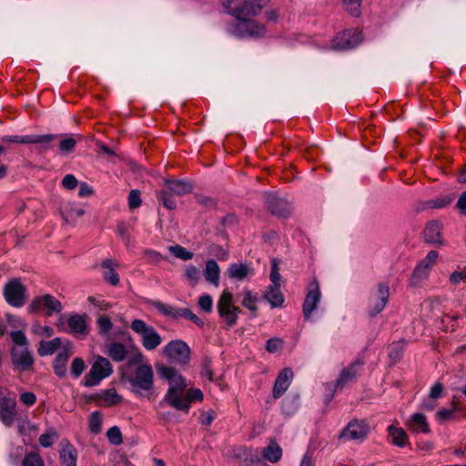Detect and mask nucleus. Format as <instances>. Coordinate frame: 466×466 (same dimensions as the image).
<instances>
[{"mask_svg": "<svg viewBox=\"0 0 466 466\" xmlns=\"http://www.w3.org/2000/svg\"><path fill=\"white\" fill-rule=\"evenodd\" d=\"M168 250L177 258L189 260L193 258V253L187 250L180 245L169 246Z\"/></svg>", "mask_w": 466, "mask_h": 466, "instance_id": "79ce46f5", "label": "nucleus"}, {"mask_svg": "<svg viewBox=\"0 0 466 466\" xmlns=\"http://www.w3.org/2000/svg\"><path fill=\"white\" fill-rule=\"evenodd\" d=\"M98 333L101 335L107 334L113 327V323L110 319L106 315H101L97 319Z\"/></svg>", "mask_w": 466, "mask_h": 466, "instance_id": "a18cd8bd", "label": "nucleus"}, {"mask_svg": "<svg viewBox=\"0 0 466 466\" xmlns=\"http://www.w3.org/2000/svg\"><path fill=\"white\" fill-rule=\"evenodd\" d=\"M102 418L99 412L94 411L89 418V429L93 433H99L101 431Z\"/></svg>", "mask_w": 466, "mask_h": 466, "instance_id": "de8ad7c7", "label": "nucleus"}, {"mask_svg": "<svg viewBox=\"0 0 466 466\" xmlns=\"http://www.w3.org/2000/svg\"><path fill=\"white\" fill-rule=\"evenodd\" d=\"M102 267L106 269L104 272V279L106 282L111 284L112 286H116L119 282L118 274L113 268V262L110 259H105L102 262Z\"/></svg>", "mask_w": 466, "mask_h": 466, "instance_id": "e433bc0d", "label": "nucleus"}, {"mask_svg": "<svg viewBox=\"0 0 466 466\" xmlns=\"http://www.w3.org/2000/svg\"><path fill=\"white\" fill-rule=\"evenodd\" d=\"M77 184L78 182L76 177L71 174L66 175L62 180L63 187L70 190L76 188Z\"/></svg>", "mask_w": 466, "mask_h": 466, "instance_id": "69168bd1", "label": "nucleus"}, {"mask_svg": "<svg viewBox=\"0 0 466 466\" xmlns=\"http://www.w3.org/2000/svg\"><path fill=\"white\" fill-rule=\"evenodd\" d=\"M22 466H45V464L37 453L30 452L25 455Z\"/></svg>", "mask_w": 466, "mask_h": 466, "instance_id": "09e8293b", "label": "nucleus"}, {"mask_svg": "<svg viewBox=\"0 0 466 466\" xmlns=\"http://www.w3.org/2000/svg\"><path fill=\"white\" fill-rule=\"evenodd\" d=\"M153 378L154 372L150 365L137 367L133 377L128 380L133 392L137 395H142L144 392L150 391L154 385Z\"/></svg>", "mask_w": 466, "mask_h": 466, "instance_id": "0eeeda50", "label": "nucleus"}, {"mask_svg": "<svg viewBox=\"0 0 466 466\" xmlns=\"http://www.w3.org/2000/svg\"><path fill=\"white\" fill-rule=\"evenodd\" d=\"M408 425L411 431L417 433H428L430 431L426 417L421 413L413 414Z\"/></svg>", "mask_w": 466, "mask_h": 466, "instance_id": "c756f323", "label": "nucleus"}, {"mask_svg": "<svg viewBox=\"0 0 466 466\" xmlns=\"http://www.w3.org/2000/svg\"><path fill=\"white\" fill-rule=\"evenodd\" d=\"M362 366V362L359 360H356L352 363H350L348 367L344 368L337 380V386L339 389L344 388L349 383L355 380L360 367Z\"/></svg>", "mask_w": 466, "mask_h": 466, "instance_id": "aec40b11", "label": "nucleus"}, {"mask_svg": "<svg viewBox=\"0 0 466 466\" xmlns=\"http://www.w3.org/2000/svg\"><path fill=\"white\" fill-rule=\"evenodd\" d=\"M15 415V400L3 399L0 400V420L6 425L11 426Z\"/></svg>", "mask_w": 466, "mask_h": 466, "instance_id": "b1692460", "label": "nucleus"}, {"mask_svg": "<svg viewBox=\"0 0 466 466\" xmlns=\"http://www.w3.org/2000/svg\"><path fill=\"white\" fill-rule=\"evenodd\" d=\"M185 275L193 284H197L200 279V270L194 265H188L186 268Z\"/></svg>", "mask_w": 466, "mask_h": 466, "instance_id": "603ef678", "label": "nucleus"}, {"mask_svg": "<svg viewBox=\"0 0 466 466\" xmlns=\"http://www.w3.org/2000/svg\"><path fill=\"white\" fill-rule=\"evenodd\" d=\"M106 354L116 362H121L127 356V350L120 342H111L106 345Z\"/></svg>", "mask_w": 466, "mask_h": 466, "instance_id": "bb28decb", "label": "nucleus"}, {"mask_svg": "<svg viewBox=\"0 0 466 466\" xmlns=\"http://www.w3.org/2000/svg\"><path fill=\"white\" fill-rule=\"evenodd\" d=\"M362 40V33L358 28L345 29L333 37L329 46H323L319 48L335 51L350 50L357 47Z\"/></svg>", "mask_w": 466, "mask_h": 466, "instance_id": "7ed1b4c3", "label": "nucleus"}, {"mask_svg": "<svg viewBox=\"0 0 466 466\" xmlns=\"http://www.w3.org/2000/svg\"><path fill=\"white\" fill-rule=\"evenodd\" d=\"M27 289L19 279H14L4 287V297L6 302L15 308H21L26 300Z\"/></svg>", "mask_w": 466, "mask_h": 466, "instance_id": "9d476101", "label": "nucleus"}, {"mask_svg": "<svg viewBox=\"0 0 466 466\" xmlns=\"http://www.w3.org/2000/svg\"><path fill=\"white\" fill-rule=\"evenodd\" d=\"M76 145V139H74L73 137H67V138L61 140V142L59 144V149L61 152L68 154V153H71L75 149Z\"/></svg>", "mask_w": 466, "mask_h": 466, "instance_id": "6e6d98bb", "label": "nucleus"}, {"mask_svg": "<svg viewBox=\"0 0 466 466\" xmlns=\"http://www.w3.org/2000/svg\"><path fill=\"white\" fill-rule=\"evenodd\" d=\"M10 337L14 343L11 349V360L16 370H28L34 364V357L28 349V340L21 330L12 331Z\"/></svg>", "mask_w": 466, "mask_h": 466, "instance_id": "f257e3e1", "label": "nucleus"}, {"mask_svg": "<svg viewBox=\"0 0 466 466\" xmlns=\"http://www.w3.org/2000/svg\"><path fill=\"white\" fill-rule=\"evenodd\" d=\"M199 308L203 309L205 312H211L213 309V299L210 295H203L199 297L198 302Z\"/></svg>", "mask_w": 466, "mask_h": 466, "instance_id": "864d4df0", "label": "nucleus"}, {"mask_svg": "<svg viewBox=\"0 0 466 466\" xmlns=\"http://www.w3.org/2000/svg\"><path fill=\"white\" fill-rule=\"evenodd\" d=\"M245 466H264V458L257 450H248Z\"/></svg>", "mask_w": 466, "mask_h": 466, "instance_id": "a19ab883", "label": "nucleus"}, {"mask_svg": "<svg viewBox=\"0 0 466 466\" xmlns=\"http://www.w3.org/2000/svg\"><path fill=\"white\" fill-rule=\"evenodd\" d=\"M186 398L188 400V405L191 406V403L195 400L201 401L203 400V393L199 389H189L186 393Z\"/></svg>", "mask_w": 466, "mask_h": 466, "instance_id": "bf43d9fd", "label": "nucleus"}, {"mask_svg": "<svg viewBox=\"0 0 466 466\" xmlns=\"http://www.w3.org/2000/svg\"><path fill=\"white\" fill-rule=\"evenodd\" d=\"M158 372L163 379L168 381V390H173V391L185 390L187 387L186 380L175 368L163 366L158 369Z\"/></svg>", "mask_w": 466, "mask_h": 466, "instance_id": "f3484780", "label": "nucleus"}, {"mask_svg": "<svg viewBox=\"0 0 466 466\" xmlns=\"http://www.w3.org/2000/svg\"><path fill=\"white\" fill-rule=\"evenodd\" d=\"M101 398L106 406H113L122 400V397L117 394L115 389H108L101 393Z\"/></svg>", "mask_w": 466, "mask_h": 466, "instance_id": "ea45409f", "label": "nucleus"}, {"mask_svg": "<svg viewBox=\"0 0 466 466\" xmlns=\"http://www.w3.org/2000/svg\"><path fill=\"white\" fill-rule=\"evenodd\" d=\"M248 450L249 449L243 447L235 449L232 451V457L238 459L242 463V465L245 466L248 455Z\"/></svg>", "mask_w": 466, "mask_h": 466, "instance_id": "052dcab7", "label": "nucleus"}, {"mask_svg": "<svg viewBox=\"0 0 466 466\" xmlns=\"http://www.w3.org/2000/svg\"><path fill=\"white\" fill-rule=\"evenodd\" d=\"M166 406L175 408L176 410L183 411L184 413H187L190 408L185 392L173 391V390H167L163 400H161L157 405L159 409H162Z\"/></svg>", "mask_w": 466, "mask_h": 466, "instance_id": "2eb2a0df", "label": "nucleus"}, {"mask_svg": "<svg viewBox=\"0 0 466 466\" xmlns=\"http://www.w3.org/2000/svg\"><path fill=\"white\" fill-rule=\"evenodd\" d=\"M113 373V366L110 361L102 356L95 357L91 369L85 376L83 384L86 387H94L98 385L103 380L108 378Z\"/></svg>", "mask_w": 466, "mask_h": 466, "instance_id": "20e7f679", "label": "nucleus"}, {"mask_svg": "<svg viewBox=\"0 0 466 466\" xmlns=\"http://www.w3.org/2000/svg\"><path fill=\"white\" fill-rule=\"evenodd\" d=\"M191 350L188 345L180 339L172 340L163 349V355L171 362L187 365L190 360Z\"/></svg>", "mask_w": 466, "mask_h": 466, "instance_id": "1a4fd4ad", "label": "nucleus"}, {"mask_svg": "<svg viewBox=\"0 0 466 466\" xmlns=\"http://www.w3.org/2000/svg\"><path fill=\"white\" fill-rule=\"evenodd\" d=\"M390 299V287L387 283L380 282L376 289L371 291L369 298L368 314L374 318L386 307Z\"/></svg>", "mask_w": 466, "mask_h": 466, "instance_id": "6e6552de", "label": "nucleus"}, {"mask_svg": "<svg viewBox=\"0 0 466 466\" xmlns=\"http://www.w3.org/2000/svg\"><path fill=\"white\" fill-rule=\"evenodd\" d=\"M218 313L228 328L235 326L238 322L241 309L233 305V295L228 289L223 290L217 303Z\"/></svg>", "mask_w": 466, "mask_h": 466, "instance_id": "39448f33", "label": "nucleus"}, {"mask_svg": "<svg viewBox=\"0 0 466 466\" xmlns=\"http://www.w3.org/2000/svg\"><path fill=\"white\" fill-rule=\"evenodd\" d=\"M163 187L178 197L187 195L193 189L192 185L187 181L170 179H165Z\"/></svg>", "mask_w": 466, "mask_h": 466, "instance_id": "5701e85b", "label": "nucleus"}, {"mask_svg": "<svg viewBox=\"0 0 466 466\" xmlns=\"http://www.w3.org/2000/svg\"><path fill=\"white\" fill-rule=\"evenodd\" d=\"M452 198L449 195L436 198L434 199H428L417 204L416 209L418 211L431 209V208H443L450 205Z\"/></svg>", "mask_w": 466, "mask_h": 466, "instance_id": "a878e982", "label": "nucleus"}, {"mask_svg": "<svg viewBox=\"0 0 466 466\" xmlns=\"http://www.w3.org/2000/svg\"><path fill=\"white\" fill-rule=\"evenodd\" d=\"M390 436L391 437L394 445L403 447L407 441V434L401 428L390 426L388 428Z\"/></svg>", "mask_w": 466, "mask_h": 466, "instance_id": "58836bf2", "label": "nucleus"}, {"mask_svg": "<svg viewBox=\"0 0 466 466\" xmlns=\"http://www.w3.org/2000/svg\"><path fill=\"white\" fill-rule=\"evenodd\" d=\"M248 16L235 17V21L226 25V31L239 38H259L267 35L266 26Z\"/></svg>", "mask_w": 466, "mask_h": 466, "instance_id": "f03ea898", "label": "nucleus"}, {"mask_svg": "<svg viewBox=\"0 0 466 466\" xmlns=\"http://www.w3.org/2000/svg\"><path fill=\"white\" fill-rule=\"evenodd\" d=\"M370 432V426L364 420H352L339 434L344 441H363Z\"/></svg>", "mask_w": 466, "mask_h": 466, "instance_id": "f8f14e48", "label": "nucleus"}, {"mask_svg": "<svg viewBox=\"0 0 466 466\" xmlns=\"http://www.w3.org/2000/svg\"><path fill=\"white\" fill-rule=\"evenodd\" d=\"M339 388L337 386V382H328L324 384V390H325V402L329 403L331 401L335 395L336 389Z\"/></svg>", "mask_w": 466, "mask_h": 466, "instance_id": "0e129e2a", "label": "nucleus"}, {"mask_svg": "<svg viewBox=\"0 0 466 466\" xmlns=\"http://www.w3.org/2000/svg\"><path fill=\"white\" fill-rule=\"evenodd\" d=\"M243 299H242V306L247 308L248 309L251 311H257L258 308L256 306V303L258 301V298L256 296H253L250 290H244L243 291Z\"/></svg>", "mask_w": 466, "mask_h": 466, "instance_id": "37998d69", "label": "nucleus"}, {"mask_svg": "<svg viewBox=\"0 0 466 466\" xmlns=\"http://www.w3.org/2000/svg\"><path fill=\"white\" fill-rule=\"evenodd\" d=\"M56 137V135H25V136H4L3 142L15 144H39L43 151L50 148L51 142Z\"/></svg>", "mask_w": 466, "mask_h": 466, "instance_id": "9b49d317", "label": "nucleus"}, {"mask_svg": "<svg viewBox=\"0 0 466 466\" xmlns=\"http://www.w3.org/2000/svg\"><path fill=\"white\" fill-rule=\"evenodd\" d=\"M106 437L113 445H120L123 442L122 433L117 426H113L106 431Z\"/></svg>", "mask_w": 466, "mask_h": 466, "instance_id": "49530a36", "label": "nucleus"}, {"mask_svg": "<svg viewBox=\"0 0 466 466\" xmlns=\"http://www.w3.org/2000/svg\"><path fill=\"white\" fill-rule=\"evenodd\" d=\"M442 224L437 220L430 221L424 230V240L430 244H443Z\"/></svg>", "mask_w": 466, "mask_h": 466, "instance_id": "4be33fe9", "label": "nucleus"}, {"mask_svg": "<svg viewBox=\"0 0 466 466\" xmlns=\"http://www.w3.org/2000/svg\"><path fill=\"white\" fill-rule=\"evenodd\" d=\"M60 461L62 466H76V451L75 448L68 445L60 451Z\"/></svg>", "mask_w": 466, "mask_h": 466, "instance_id": "f704fd0d", "label": "nucleus"}, {"mask_svg": "<svg viewBox=\"0 0 466 466\" xmlns=\"http://www.w3.org/2000/svg\"><path fill=\"white\" fill-rule=\"evenodd\" d=\"M430 269H428L425 266H421L418 264L410 279V284L413 287L418 286L421 281L426 279L429 277Z\"/></svg>", "mask_w": 466, "mask_h": 466, "instance_id": "4c0bfd02", "label": "nucleus"}, {"mask_svg": "<svg viewBox=\"0 0 466 466\" xmlns=\"http://www.w3.org/2000/svg\"><path fill=\"white\" fill-rule=\"evenodd\" d=\"M293 379V371L290 368L282 370L278 375L273 387V397L279 399L289 389Z\"/></svg>", "mask_w": 466, "mask_h": 466, "instance_id": "6ab92c4d", "label": "nucleus"}, {"mask_svg": "<svg viewBox=\"0 0 466 466\" xmlns=\"http://www.w3.org/2000/svg\"><path fill=\"white\" fill-rule=\"evenodd\" d=\"M41 307L46 309V315L51 316L53 313H59L62 310L61 302L52 295H44L34 299L28 306L29 313H35Z\"/></svg>", "mask_w": 466, "mask_h": 466, "instance_id": "4468645a", "label": "nucleus"}, {"mask_svg": "<svg viewBox=\"0 0 466 466\" xmlns=\"http://www.w3.org/2000/svg\"><path fill=\"white\" fill-rule=\"evenodd\" d=\"M153 306L157 311H159L166 317H169L175 319L180 318L182 309L180 308H176L167 304H164L161 301H154Z\"/></svg>", "mask_w": 466, "mask_h": 466, "instance_id": "72a5a7b5", "label": "nucleus"}, {"mask_svg": "<svg viewBox=\"0 0 466 466\" xmlns=\"http://www.w3.org/2000/svg\"><path fill=\"white\" fill-rule=\"evenodd\" d=\"M456 208L461 214L466 215V190L460 195Z\"/></svg>", "mask_w": 466, "mask_h": 466, "instance_id": "774afa93", "label": "nucleus"}, {"mask_svg": "<svg viewBox=\"0 0 466 466\" xmlns=\"http://www.w3.org/2000/svg\"><path fill=\"white\" fill-rule=\"evenodd\" d=\"M174 194L170 193L165 187L157 192V198L162 205L167 209L173 210L177 208V202Z\"/></svg>", "mask_w": 466, "mask_h": 466, "instance_id": "c9c22d12", "label": "nucleus"}, {"mask_svg": "<svg viewBox=\"0 0 466 466\" xmlns=\"http://www.w3.org/2000/svg\"><path fill=\"white\" fill-rule=\"evenodd\" d=\"M403 351V343L401 342H394L390 345L389 350V358L396 362L400 360Z\"/></svg>", "mask_w": 466, "mask_h": 466, "instance_id": "8fccbe9b", "label": "nucleus"}, {"mask_svg": "<svg viewBox=\"0 0 466 466\" xmlns=\"http://www.w3.org/2000/svg\"><path fill=\"white\" fill-rule=\"evenodd\" d=\"M270 0H244L240 5H235L230 10V15L234 17L257 16Z\"/></svg>", "mask_w": 466, "mask_h": 466, "instance_id": "ddd939ff", "label": "nucleus"}, {"mask_svg": "<svg viewBox=\"0 0 466 466\" xmlns=\"http://www.w3.org/2000/svg\"><path fill=\"white\" fill-rule=\"evenodd\" d=\"M320 289L318 280H313L309 286V291L306 295L303 303V315L306 319H309L312 312L317 309L320 301Z\"/></svg>", "mask_w": 466, "mask_h": 466, "instance_id": "dca6fc26", "label": "nucleus"}, {"mask_svg": "<svg viewBox=\"0 0 466 466\" xmlns=\"http://www.w3.org/2000/svg\"><path fill=\"white\" fill-rule=\"evenodd\" d=\"M71 354H72V352L70 351V350L64 349L63 350L59 351L58 354L56 355V357L54 360L53 368H54L55 373L59 378H64L66 375V371H67L66 364H67V361H68Z\"/></svg>", "mask_w": 466, "mask_h": 466, "instance_id": "393cba45", "label": "nucleus"}, {"mask_svg": "<svg viewBox=\"0 0 466 466\" xmlns=\"http://www.w3.org/2000/svg\"><path fill=\"white\" fill-rule=\"evenodd\" d=\"M267 207L269 211L278 217L286 218L290 213L289 203L275 194H268L266 197Z\"/></svg>", "mask_w": 466, "mask_h": 466, "instance_id": "a211bd4d", "label": "nucleus"}, {"mask_svg": "<svg viewBox=\"0 0 466 466\" xmlns=\"http://www.w3.org/2000/svg\"><path fill=\"white\" fill-rule=\"evenodd\" d=\"M283 342L280 339L272 338L267 341L266 349L270 353H275L282 348Z\"/></svg>", "mask_w": 466, "mask_h": 466, "instance_id": "e2e57ef3", "label": "nucleus"}, {"mask_svg": "<svg viewBox=\"0 0 466 466\" xmlns=\"http://www.w3.org/2000/svg\"><path fill=\"white\" fill-rule=\"evenodd\" d=\"M219 274L220 268L214 259H209L206 263V268L204 270V276L207 281L213 284L215 287L219 285Z\"/></svg>", "mask_w": 466, "mask_h": 466, "instance_id": "cd10ccee", "label": "nucleus"}, {"mask_svg": "<svg viewBox=\"0 0 466 466\" xmlns=\"http://www.w3.org/2000/svg\"><path fill=\"white\" fill-rule=\"evenodd\" d=\"M251 272L252 269L248 265L242 263L230 264L228 269V277L238 280L244 279Z\"/></svg>", "mask_w": 466, "mask_h": 466, "instance_id": "2f4dec72", "label": "nucleus"}, {"mask_svg": "<svg viewBox=\"0 0 466 466\" xmlns=\"http://www.w3.org/2000/svg\"><path fill=\"white\" fill-rule=\"evenodd\" d=\"M141 205L140 191L133 189L128 195V206L131 209L137 208Z\"/></svg>", "mask_w": 466, "mask_h": 466, "instance_id": "4d7b16f0", "label": "nucleus"}, {"mask_svg": "<svg viewBox=\"0 0 466 466\" xmlns=\"http://www.w3.org/2000/svg\"><path fill=\"white\" fill-rule=\"evenodd\" d=\"M180 318H186V319L191 320L192 322H194L195 324H197L199 327H203L204 326L203 320L200 319L198 316H196L193 312H191V310L188 309H181Z\"/></svg>", "mask_w": 466, "mask_h": 466, "instance_id": "680f3d73", "label": "nucleus"}, {"mask_svg": "<svg viewBox=\"0 0 466 466\" xmlns=\"http://www.w3.org/2000/svg\"><path fill=\"white\" fill-rule=\"evenodd\" d=\"M86 364L81 358H75L71 363V373L75 378H78L85 370Z\"/></svg>", "mask_w": 466, "mask_h": 466, "instance_id": "3c124183", "label": "nucleus"}, {"mask_svg": "<svg viewBox=\"0 0 466 466\" xmlns=\"http://www.w3.org/2000/svg\"><path fill=\"white\" fill-rule=\"evenodd\" d=\"M58 436L56 431L43 433L39 437V443L45 447H50L55 440H57Z\"/></svg>", "mask_w": 466, "mask_h": 466, "instance_id": "5fc2aeb1", "label": "nucleus"}, {"mask_svg": "<svg viewBox=\"0 0 466 466\" xmlns=\"http://www.w3.org/2000/svg\"><path fill=\"white\" fill-rule=\"evenodd\" d=\"M362 0H343L347 12L352 16L358 17L360 15Z\"/></svg>", "mask_w": 466, "mask_h": 466, "instance_id": "c03bdc74", "label": "nucleus"}, {"mask_svg": "<svg viewBox=\"0 0 466 466\" xmlns=\"http://www.w3.org/2000/svg\"><path fill=\"white\" fill-rule=\"evenodd\" d=\"M438 258V252L435 250H431L428 252L427 256L420 261L419 264L421 266H425L428 269L431 270V267L435 264Z\"/></svg>", "mask_w": 466, "mask_h": 466, "instance_id": "13d9d810", "label": "nucleus"}, {"mask_svg": "<svg viewBox=\"0 0 466 466\" xmlns=\"http://www.w3.org/2000/svg\"><path fill=\"white\" fill-rule=\"evenodd\" d=\"M68 332L77 338H83L87 335L86 317L78 314L71 315L67 321Z\"/></svg>", "mask_w": 466, "mask_h": 466, "instance_id": "412c9836", "label": "nucleus"}, {"mask_svg": "<svg viewBox=\"0 0 466 466\" xmlns=\"http://www.w3.org/2000/svg\"><path fill=\"white\" fill-rule=\"evenodd\" d=\"M62 345L60 338H55L51 340H41L37 349V353L44 357L54 354Z\"/></svg>", "mask_w": 466, "mask_h": 466, "instance_id": "7c9ffc66", "label": "nucleus"}, {"mask_svg": "<svg viewBox=\"0 0 466 466\" xmlns=\"http://www.w3.org/2000/svg\"><path fill=\"white\" fill-rule=\"evenodd\" d=\"M462 280H466V270L454 271L450 276V281L454 285L459 284Z\"/></svg>", "mask_w": 466, "mask_h": 466, "instance_id": "338daca9", "label": "nucleus"}, {"mask_svg": "<svg viewBox=\"0 0 466 466\" xmlns=\"http://www.w3.org/2000/svg\"><path fill=\"white\" fill-rule=\"evenodd\" d=\"M280 286H270L263 298L270 304L271 308L281 307L284 303V297L279 289Z\"/></svg>", "mask_w": 466, "mask_h": 466, "instance_id": "c85d7f7f", "label": "nucleus"}, {"mask_svg": "<svg viewBox=\"0 0 466 466\" xmlns=\"http://www.w3.org/2000/svg\"><path fill=\"white\" fill-rule=\"evenodd\" d=\"M130 328L141 337V343L147 350L157 349L162 342L161 336L144 320L136 319L131 322Z\"/></svg>", "mask_w": 466, "mask_h": 466, "instance_id": "423d86ee", "label": "nucleus"}, {"mask_svg": "<svg viewBox=\"0 0 466 466\" xmlns=\"http://www.w3.org/2000/svg\"><path fill=\"white\" fill-rule=\"evenodd\" d=\"M262 456L264 460L270 462H278L282 457V449L276 441H271L267 447L263 448Z\"/></svg>", "mask_w": 466, "mask_h": 466, "instance_id": "473e14b6", "label": "nucleus"}]
</instances>
